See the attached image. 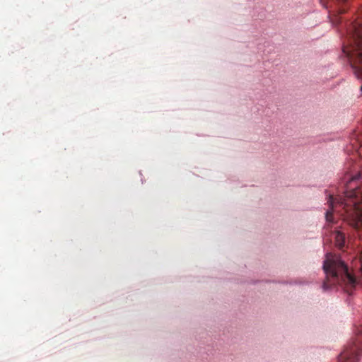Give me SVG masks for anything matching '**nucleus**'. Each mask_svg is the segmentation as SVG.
I'll return each mask as SVG.
<instances>
[{
    "label": "nucleus",
    "mask_w": 362,
    "mask_h": 362,
    "mask_svg": "<svg viewBox=\"0 0 362 362\" xmlns=\"http://www.w3.org/2000/svg\"><path fill=\"white\" fill-rule=\"evenodd\" d=\"M332 235L334 238L336 245L338 247L342 248L345 245L346 237L344 233L339 230H334Z\"/></svg>",
    "instance_id": "nucleus-4"
},
{
    "label": "nucleus",
    "mask_w": 362,
    "mask_h": 362,
    "mask_svg": "<svg viewBox=\"0 0 362 362\" xmlns=\"http://www.w3.org/2000/svg\"><path fill=\"white\" fill-rule=\"evenodd\" d=\"M323 269L327 275V279L322 286L325 290L341 281L344 283L347 292H349V289L354 288L357 284L356 277L349 272L347 265L339 257L327 254Z\"/></svg>",
    "instance_id": "nucleus-3"
},
{
    "label": "nucleus",
    "mask_w": 362,
    "mask_h": 362,
    "mask_svg": "<svg viewBox=\"0 0 362 362\" xmlns=\"http://www.w3.org/2000/svg\"><path fill=\"white\" fill-rule=\"evenodd\" d=\"M345 26L347 36L343 52L349 59L356 76L362 80V22L354 21L346 23Z\"/></svg>",
    "instance_id": "nucleus-2"
},
{
    "label": "nucleus",
    "mask_w": 362,
    "mask_h": 362,
    "mask_svg": "<svg viewBox=\"0 0 362 362\" xmlns=\"http://www.w3.org/2000/svg\"><path fill=\"white\" fill-rule=\"evenodd\" d=\"M356 142L359 143L361 146L362 145V139L361 138H356Z\"/></svg>",
    "instance_id": "nucleus-6"
},
{
    "label": "nucleus",
    "mask_w": 362,
    "mask_h": 362,
    "mask_svg": "<svg viewBox=\"0 0 362 362\" xmlns=\"http://www.w3.org/2000/svg\"><path fill=\"white\" fill-rule=\"evenodd\" d=\"M354 353L349 352V351H344L342 352L339 356V362H343L347 360H351V357L353 356Z\"/></svg>",
    "instance_id": "nucleus-5"
},
{
    "label": "nucleus",
    "mask_w": 362,
    "mask_h": 362,
    "mask_svg": "<svg viewBox=\"0 0 362 362\" xmlns=\"http://www.w3.org/2000/svg\"><path fill=\"white\" fill-rule=\"evenodd\" d=\"M361 177V172L349 173L345 175L346 191L344 196L329 195L330 210L326 212L327 222L332 221L333 211L338 212L348 223L356 229L362 239V191L354 185Z\"/></svg>",
    "instance_id": "nucleus-1"
}]
</instances>
